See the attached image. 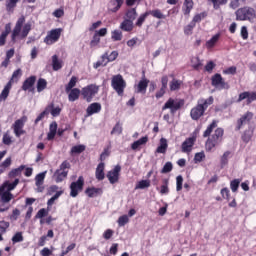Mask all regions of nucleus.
<instances>
[{
    "label": "nucleus",
    "instance_id": "obj_19",
    "mask_svg": "<svg viewBox=\"0 0 256 256\" xmlns=\"http://www.w3.org/2000/svg\"><path fill=\"white\" fill-rule=\"evenodd\" d=\"M196 141H197V138L195 136L187 138L182 143V153H191L193 149V145H195Z\"/></svg>",
    "mask_w": 256,
    "mask_h": 256
},
{
    "label": "nucleus",
    "instance_id": "obj_10",
    "mask_svg": "<svg viewBox=\"0 0 256 256\" xmlns=\"http://www.w3.org/2000/svg\"><path fill=\"white\" fill-rule=\"evenodd\" d=\"M62 33L63 28H55L50 30L44 38V43H46V45H53L54 43H57V41L61 39Z\"/></svg>",
    "mask_w": 256,
    "mask_h": 256
},
{
    "label": "nucleus",
    "instance_id": "obj_55",
    "mask_svg": "<svg viewBox=\"0 0 256 256\" xmlns=\"http://www.w3.org/2000/svg\"><path fill=\"white\" fill-rule=\"evenodd\" d=\"M252 137H253V130H246L242 135V141L244 143H249Z\"/></svg>",
    "mask_w": 256,
    "mask_h": 256
},
{
    "label": "nucleus",
    "instance_id": "obj_39",
    "mask_svg": "<svg viewBox=\"0 0 256 256\" xmlns=\"http://www.w3.org/2000/svg\"><path fill=\"white\" fill-rule=\"evenodd\" d=\"M137 19V9L130 8L126 11V20L128 21H135Z\"/></svg>",
    "mask_w": 256,
    "mask_h": 256
},
{
    "label": "nucleus",
    "instance_id": "obj_28",
    "mask_svg": "<svg viewBox=\"0 0 256 256\" xmlns=\"http://www.w3.org/2000/svg\"><path fill=\"white\" fill-rule=\"evenodd\" d=\"M195 3L193 2V0H184L183 3V14L184 15H191V11H193V7H194Z\"/></svg>",
    "mask_w": 256,
    "mask_h": 256
},
{
    "label": "nucleus",
    "instance_id": "obj_45",
    "mask_svg": "<svg viewBox=\"0 0 256 256\" xmlns=\"http://www.w3.org/2000/svg\"><path fill=\"white\" fill-rule=\"evenodd\" d=\"M11 157L6 158L1 164H0V174L5 173V169H9L11 167Z\"/></svg>",
    "mask_w": 256,
    "mask_h": 256
},
{
    "label": "nucleus",
    "instance_id": "obj_56",
    "mask_svg": "<svg viewBox=\"0 0 256 256\" xmlns=\"http://www.w3.org/2000/svg\"><path fill=\"white\" fill-rule=\"evenodd\" d=\"M23 76V71L18 68L17 70H15L12 74V77L10 78V80L14 81V83H17V81H19V78Z\"/></svg>",
    "mask_w": 256,
    "mask_h": 256
},
{
    "label": "nucleus",
    "instance_id": "obj_1",
    "mask_svg": "<svg viewBox=\"0 0 256 256\" xmlns=\"http://www.w3.org/2000/svg\"><path fill=\"white\" fill-rule=\"evenodd\" d=\"M213 129H215L214 133H213ZM224 135H225V130H223V128H217V120H213L203 133L204 138L208 137L205 143L206 151H213V149H215L217 145H220V143H223Z\"/></svg>",
    "mask_w": 256,
    "mask_h": 256
},
{
    "label": "nucleus",
    "instance_id": "obj_63",
    "mask_svg": "<svg viewBox=\"0 0 256 256\" xmlns=\"http://www.w3.org/2000/svg\"><path fill=\"white\" fill-rule=\"evenodd\" d=\"M183 189V176L179 175L176 177V191Z\"/></svg>",
    "mask_w": 256,
    "mask_h": 256
},
{
    "label": "nucleus",
    "instance_id": "obj_26",
    "mask_svg": "<svg viewBox=\"0 0 256 256\" xmlns=\"http://www.w3.org/2000/svg\"><path fill=\"white\" fill-rule=\"evenodd\" d=\"M17 185H19V179L18 178H16L11 183L5 182L2 186H0V194L3 193V191H5V189H7V191H9V192L13 191V189H15V187H17Z\"/></svg>",
    "mask_w": 256,
    "mask_h": 256
},
{
    "label": "nucleus",
    "instance_id": "obj_42",
    "mask_svg": "<svg viewBox=\"0 0 256 256\" xmlns=\"http://www.w3.org/2000/svg\"><path fill=\"white\" fill-rule=\"evenodd\" d=\"M0 195L2 203H9L13 199V194L9 190H4Z\"/></svg>",
    "mask_w": 256,
    "mask_h": 256
},
{
    "label": "nucleus",
    "instance_id": "obj_35",
    "mask_svg": "<svg viewBox=\"0 0 256 256\" xmlns=\"http://www.w3.org/2000/svg\"><path fill=\"white\" fill-rule=\"evenodd\" d=\"M231 155V151H226L220 158V167L221 169H225L227 165H229V156Z\"/></svg>",
    "mask_w": 256,
    "mask_h": 256
},
{
    "label": "nucleus",
    "instance_id": "obj_13",
    "mask_svg": "<svg viewBox=\"0 0 256 256\" xmlns=\"http://www.w3.org/2000/svg\"><path fill=\"white\" fill-rule=\"evenodd\" d=\"M121 175V165H116L114 169L107 172L106 177L111 185L119 183V176Z\"/></svg>",
    "mask_w": 256,
    "mask_h": 256
},
{
    "label": "nucleus",
    "instance_id": "obj_24",
    "mask_svg": "<svg viewBox=\"0 0 256 256\" xmlns=\"http://www.w3.org/2000/svg\"><path fill=\"white\" fill-rule=\"evenodd\" d=\"M95 177L98 181L105 179V163L100 162L96 168Z\"/></svg>",
    "mask_w": 256,
    "mask_h": 256
},
{
    "label": "nucleus",
    "instance_id": "obj_17",
    "mask_svg": "<svg viewBox=\"0 0 256 256\" xmlns=\"http://www.w3.org/2000/svg\"><path fill=\"white\" fill-rule=\"evenodd\" d=\"M169 83V77L167 75L162 76L161 78V88L155 94L156 99H161L167 93V85Z\"/></svg>",
    "mask_w": 256,
    "mask_h": 256
},
{
    "label": "nucleus",
    "instance_id": "obj_31",
    "mask_svg": "<svg viewBox=\"0 0 256 256\" xmlns=\"http://www.w3.org/2000/svg\"><path fill=\"white\" fill-rule=\"evenodd\" d=\"M148 141H149V137L144 136V137L138 139L137 141H134L131 145V149H133V151H137V149H139V147H141V145H145Z\"/></svg>",
    "mask_w": 256,
    "mask_h": 256
},
{
    "label": "nucleus",
    "instance_id": "obj_64",
    "mask_svg": "<svg viewBox=\"0 0 256 256\" xmlns=\"http://www.w3.org/2000/svg\"><path fill=\"white\" fill-rule=\"evenodd\" d=\"M215 67H216L215 62L209 61L205 65V71H207V73H213V69H215Z\"/></svg>",
    "mask_w": 256,
    "mask_h": 256
},
{
    "label": "nucleus",
    "instance_id": "obj_37",
    "mask_svg": "<svg viewBox=\"0 0 256 256\" xmlns=\"http://www.w3.org/2000/svg\"><path fill=\"white\" fill-rule=\"evenodd\" d=\"M86 147L83 144L73 146L70 150V155L73 157V155H81L83 151H85Z\"/></svg>",
    "mask_w": 256,
    "mask_h": 256
},
{
    "label": "nucleus",
    "instance_id": "obj_16",
    "mask_svg": "<svg viewBox=\"0 0 256 256\" xmlns=\"http://www.w3.org/2000/svg\"><path fill=\"white\" fill-rule=\"evenodd\" d=\"M37 81V76H30L26 78L22 84V91H29L30 93H33L35 91V83Z\"/></svg>",
    "mask_w": 256,
    "mask_h": 256
},
{
    "label": "nucleus",
    "instance_id": "obj_32",
    "mask_svg": "<svg viewBox=\"0 0 256 256\" xmlns=\"http://www.w3.org/2000/svg\"><path fill=\"white\" fill-rule=\"evenodd\" d=\"M63 68V61L59 60V56H52V69L53 71H59V69Z\"/></svg>",
    "mask_w": 256,
    "mask_h": 256
},
{
    "label": "nucleus",
    "instance_id": "obj_46",
    "mask_svg": "<svg viewBox=\"0 0 256 256\" xmlns=\"http://www.w3.org/2000/svg\"><path fill=\"white\" fill-rule=\"evenodd\" d=\"M205 17H207V12H202L199 14H196L191 23H193L194 25H197V23H201V21H203V19H205Z\"/></svg>",
    "mask_w": 256,
    "mask_h": 256
},
{
    "label": "nucleus",
    "instance_id": "obj_23",
    "mask_svg": "<svg viewBox=\"0 0 256 256\" xmlns=\"http://www.w3.org/2000/svg\"><path fill=\"white\" fill-rule=\"evenodd\" d=\"M85 194L87 195V197H90V198L99 197V195H103V189L95 188V187H88L85 190Z\"/></svg>",
    "mask_w": 256,
    "mask_h": 256
},
{
    "label": "nucleus",
    "instance_id": "obj_29",
    "mask_svg": "<svg viewBox=\"0 0 256 256\" xmlns=\"http://www.w3.org/2000/svg\"><path fill=\"white\" fill-rule=\"evenodd\" d=\"M46 107H48V113H50V115H52V117H59V115H61V107L57 106L55 107V104L52 102L50 104H48Z\"/></svg>",
    "mask_w": 256,
    "mask_h": 256
},
{
    "label": "nucleus",
    "instance_id": "obj_12",
    "mask_svg": "<svg viewBox=\"0 0 256 256\" xmlns=\"http://www.w3.org/2000/svg\"><path fill=\"white\" fill-rule=\"evenodd\" d=\"M254 114L253 112L247 111L244 115H242L236 123V131H241L245 125H249L251 121H253Z\"/></svg>",
    "mask_w": 256,
    "mask_h": 256
},
{
    "label": "nucleus",
    "instance_id": "obj_44",
    "mask_svg": "<svg viewBox=\"0 0 256 256\" xmlns=\"http://www.w3.org/2000/svg\"><path fill=\"white\" fill-rule=\"evenodd\" d=\"M192 63V67L193 69H195V71H200L201 68L203 67V62L201 61V59H199V57H195L191 60Z\"/></svg>",
    "mask_w": 256,
    "mask_h": 256
},
{
    "label": "nucleus",
    "instance_id": "obj_43",
    "mask_svg": "<svg viewBox=\"0 0 256 256\" xmlns=\"http://www.w3.org/2000/svg\"><path fill=\"white\" fill-rule=\"evenodd\" d=\"M208 1L212 3L213 9H215L216 11L221 9V6L227 5L228 3V0H208Z\"/></svg>",
    "mask_w": 256,
    "mask_h": 256
},
{
    "label": "nucleus",
    "instance_id": "obj_3",
    "mask_svg": "<svg viewBox=\"0 0 256 256\" xmlns=\"http://www.w3.org/2000/svg\"><path fill=\"white\" fill-rule=\"evenodd\" d=\"M30 31H31V23L25 24V16H21L20 18H18L15 24V27L12 31L11 40L13 41V43H15L19 35H21L22 39H25L27 35H29Z\"/></svg>",
    "mask_w": 256,
    "mask_h": 256
},
{
    "label": "nucleus",
    "instance_id": "obj_60",
    "mask_svg": "<svg viewBox=\"0 0 256 256\" xmlns=\"http://www.w3.org/2000/svg\"><path fill=\"white\" fill-rule=\"evenodd\" d=\"M173 171V163L171 162H166L165 165L163 166L161 173H171Z\"/></svg>",
    "mask_w": 256,
    "mask_h": 256
},
{
    "label": "nucleus",
    "instance_id": "obj_62",
    "mask_svg": "<svg viewBox=\"0 0 256 256\" xmlns=\"http://www.w3.org/2000/svg\"><path fill=\"white\" fill-rule=\"evenodd\" d=\"M205 159V152H197L194 156V163H201Z\"/></svg>",
    "mask_w": 256,
    "mask_h": 256
},
{
    "label": "nucleus",
    "instance_id": "obj_33",
    "mask_svg": "<svg viewBox=\"0 0 256 256\" xmlns=\"http://www.w3.org/2000/svg\"><path fill=\"white\" fill-rule=\"evenodd\" d=\"M24 170H25V165H20L18 168L12 169L9 172L8 177L10 179H13L15 177H19V175H21V173H23Z\"/></svg>",
    "mask_w": 256,
    "mask_h": 256
},
{
    "label": "nucleus",
    "instance_id": "obj_53",
    "mask_svg": "<svg viewBox=\"0 0 256 256\" xmlns=\"http://www.w3.org/2000/svg\"><path fill=\"white\" fill-rule=\"evenodd\" d=\"M111 39L114 41H121L123 39V32L121 30H114L111 32Z\"/></svg>",
    "mask_w": 256,
    "mask_h": 256
},
{
    "label": "nucleus",
    "instance_id": "obj_5",
    "mask_svg": "<svg viewBox=\"0 0 256 256\" xmlns=\"http://www.w3.org/2000/svg\"><path fill=\"white\" fill-rule=\"evenodd\" d=\"M185 105L184 99L169 98L162 107V111L170 109L171 115H175Z\"/></svg>",
    "mask_w": 256,
    "mask_h": 256
},
{
    "label": "nucleus",
    "instance_id": "obj_54",
    "mask_svg": "<svg viewBox=\"0 0 256 256\" xmlns=\"http://www.w3.org/2000/svg\"><path fill=\"white\" fill-rule=\"evenodd\" d=\"M62 194H63V189L60 188V190L57 191L55 195L48 200L47 205L48 206L53 205L55 201H57V199L61 197Z\"/></svg>",
    "mask_w": 256,
    "mask_h": 256
},
{
    "label": "nucleus",
    "instance_id": "obj_6",
    "mask_svg": "<svg viewBox=\"0 0 256 256\" xmlns=\"http://www.w3.org/2000/svg\"><path fill=\"white\" fill-rule=\"evenodd\" d=\"M151 15L152 17H154L155 19H167V16L165 14H163V12L159 9H154V10H150V11H146L145 13L141 14L135 25L136 27H143V24L145 23V21L147 20V16Z\"/></svg>",
    "mask_w": 256,
    "mask_h": 256
},
{
    "label": "nucleus",
    "instance_id": "obj_7",
    "mask_svg": "<svg viewBox=\"0 0 256 256\" xmlns=\"http://www.w3.org/2000/svg\"><path fill=\"white\" fill-rule=\"evenodd\" d=\"M111 85L117 95H119V97H123L125 88L127 87V82L123 79L121 74H117L112 77Z\"/></svg>",
    "mask_w": 256,
    "mask_h": 256
},
{
    "label": "nucleus",
    "instance_id": "obj_14",
    "mask_svg": "<svg viewBox=\"0 0 256 256\" xmlns=\"http://www.w3.org/2000/svg\"><path fill=\"white\" fill-rule=\"evenodd\" d=\"M26 122H27V116H23L22 118L14 122L13 129L16 137H20L24 135L25 130H23V127H25Z\"/></svg>",
    "mask_w": 256,
    "mask_h": 256
},
{
    "label": "nucleus",
    "instance_id": "obj_2",
    "mask_svg": "<svg viewBox=\"0 0 256 256\" xmlns=\"http://www.w3.org/2000/svg\"><path fill=\"white\" fill-rule=\"evenodd\" d=\"M214 101L213 96H210L208 99H199L197 105L190 111L191 119L199 121L205 115V111L209 109V106L213 105Z\"/></svg>",
    "mask_w": 256,
    "mask_h": 256
},
{
    "label": "nucleus",
    "instance_id": "obj_4",
    "mask_svg": "<svg viewBox=\"0 0 256 256\" xmlns=\"http://www.w3.org/2000/svg\"><path fill=\"white\" fill-rule=\"evenodd\" d=\"M235 15L236 21H249V23H254L256 10L253 7L245 6L236 10Z\"/></svg>",
    "mask_w": 256,
    "mask_h": 256
},
{
    "label": "nucleus",
    "instance_id": "obj_47",
    "mask_svg": "<svg viewBox=\"0 0 256 256\" xmlns=\"http://www.w3.org/2000/svg\"><path fill=\"white\" fill-rule=\"evenodd\" d=\"M149 187H151L150 180H141L136 184L135 189H149Z\"/></svg>",
    "mask_w": 256,
    "mask_h": 256
},
{
    "label": "nucleus",
    "instance_id": "obj_48",
    "mask_svg": "<svg viewBox=\"0 0 256 256\" xmlns=\"http://www.w3.org/2000/svg\"><path fill=\"white\" fill-rule=\"evenodd\" d=\"M9 227H11V223H9L8 221H5V220L0 221V233L2 235H5V233H7V231H9Z\"/></svg>",
    "mask_w": 256,
    "mask_h": 256
},
{
    "label": "nucleus",
    "instance_id": "obj_52",
    "mask_svg": "<svg viewBox=\"0 0 256 256\" xmlns=\"http://www.w3.org/2000/svg\"><path fill=\"white\" fill-rule=\"evenodd\" d=\"M22 241H24L23 232H16L12 237L13 245L22 243Z\"/></svg>",
    "mask_w": 256,
    "mask_h": 256
},
{
    "label": "nucleus",
    "instance_id": "obj_30",
    "mask_svg": "<svg viewBox=\"0 0 256 256\" xmlns=\"http://www.w3.org/2000/svg\"><path fill=\"white\" fill-rule=\"evenodd\" d=\"M120 29L126 33L133 31V21L124 19L120 24Z\"/></svg>",
    "mask_w": 256,
    "mask_h": 256
},
{
    "label": "nucleus",
    "instance_id": "obj_18",
    "mask_svg": "<svg viewBox=\"0 0 256 256\" xmlns=\"http://www.w3.org/2000/svg\"><path fill=\"white\" fill-rule=\"evenodd\" d=\"M147 87H149V79L145 78L144 76L135 86V93L145 95V93H147Z\"/></svg>",
    "mask_w": 256,
    "mask_h": 256
},
{
    "label": "nucleus",
    "instance_id": "obj_15",
    "mask_svg": "<svg viewBox=\"0 0 256 256\" xmlns=\"http://www.w3.org/2000/svg\"><path fill=\"white\" fill-rule=\"evenodd\" d=\"M47 172H41L35 176L36 193H43L45 191V176Z\"/></svg>",
    "mask_w": 256,
    "mask_h": 256
},
{
    "label": "nucleus",
    "instance_id": "obj_50",
    "mask_svg": "<svg viewBox=\"0 0 256 256\" xmlns=\"http://www.w3.org/2000/svg\"><path fill=\"white\" fill-rule=\"evenodd\" d=\"M49 107H46L44 109V111H42L38 116L37 118L35 119L34 123L35 125H38L39 124V121H43V119H45V117H47V115H49Z\"/></svg>",
    "mask_w": 256,
    "mask_h": 256
},
{
    "label": "nucleus",
    "instance_id": "obj_34",
    "mask_svg": "<svg viewBox=\"0 0 256 256\" xmlns=\"http://www.w3.org/2000/svg\"><path fill=\"white\" fill-rule=\"evenodd\" d=\"M219 39H221V34L220 33L215 34L210 40L206 42V47L208 49H213V47L217 45Z\"/></svg>",
    "mask_w": 256,
    "mask_h": 256
},
{
    "label": "nucleus",
    "instance_id": "obj_20",
    "mask_svg": "<svg viewBox=\"0 0 256 256\" xmlns=\"http://www.w3.org/2000/svg\"><path fill=\"white\" fill-rule=\"evenodd\" d=\"M101 109H102V106H101V103L99 102H94L90 104L86 109L87 117H91V115L101 113Z\"/></svg>",
    "mask_w": 256,
    "mask_h": 256
},
{
    "label": "nucleus",
    "instance_id": "obj_59",
    "mask_svg": "<svg viewBox=\"0 0 256 256\" xmlns=\"http://www.w3.org/2000/svg\"><path fill=\"white\" fill-rule=\"evenodd\" d=\"M220 194L222 195L223 199H226V201H229V199L231 198V191L227 187L222 188Z\"/></svg>",
    "mask_w": 256,
    "mask_h": 256
},
{
    "label": "nucleus",
    "instance_id": "obj_51",
    "mask_svg": "<svg viewBox=\"0 0 256 256\" xmlns=\"http://www.w3.org/2000/svg\"><path fill=\"white\" fill-rule=\"evenodd\" d=\"M239 185H241V179H234L230 182V189L232 193H237Z\"/></svg>",
    "mask_w": 256,
    "mask_h": 256
},
{
    "label": "nucleus",
    "instance_id": "obj_22",
    "mask_svg": "<svg viewBox=\"0 0 256 256\" xmlns=\"http://www.w3.org/2000/svg\"><path fill=\"white\" fill-rule=\"evenodd\" d=\"M9 33H11V23L5 25V30L0 35V47L5 46L7 43V37H9Z\"/></svg>",
    "mask_w": 256,
    "mask_h": 256
},
{
    "label": "nucleus",
    "instance_id": "obj_41",
    "mask_svg": "<svg viewBox=\"0 0 256 256\" xmlns=\"http://www.w3.org/2000/svg\"><path fill=\"white\" fill-rule=\"evenodd\" d=\"M181 85H183V81L173 79L170 82V91H179V89H181Z\"/></svg>",
    "mask_w": 256,
    "mask_h": 256
},
{
    "label": "nucleus",
    "instance_id": "obj_36",
    "mask_svg": "<svg viewBox=\"0 0 256 256\" xmlns=\"http://www.w3.org/2000/svg\"><path fill=\"white\" fill-rule=\"evenodd\" d=\"M167 147H169V145L167 144V139L161 138L160 145L157 147L156 153H162V154L167 153Z\"/></svg>",
    "mask_w": 256,
    "mask_h": 256
},
{
    "label": "nucleus",
    "instance_id": "obj_38",
    "mask_svg": "<svg viewBox=\"0 0 256 256\" xmlns=\"http://www.w3.org/2000/svg\"><path fill=\"white\" fill-rule=\"evenodd\" d=\"M36 89L38 93H41L47 89V80L45 78H39L36 84Z\"/></svg>",
    "mask_w": 256,
    "mask_h": 256
},
{
    "label": "nucleus",
    "instance_id": "obj_61",
    "mask_svg": "<svg viewBox=\"0 0 256 256\" xmlns=\"http://www.w3.org/2000/svg\"><path fill=\"white\" fill-rule=\"evenodd\" d=\"M196 25L193 22H190L187 26L184 27V33L186 35H193V29H195Z\"/></svg>",
    "mask_w": 256,
    "mask_h": 256
},
{
    "label": "nucleus",
    "instance_id": "obj_58",
    "mask_svg": "<svg viewBox=\"0 0 256 256\" xmlns=\"http://www.w3.org/2000/svg\"><path fill=\"white\" fill-rule=\"evenodd\" d=\"M129 223V216L127 215H122L118 218V225L119 227H125Z\"/></svg>",
    "mask_w": 256,
    "mask_h": 256
},
{
    "label": "nucleus",
    "instance_id": "obj_25",
    "mask_svg": "<svg viewBox=\"0 0 256 256\" xmlns=\"http://www.w3.org/2000/svg\"><path fill=\"white\" fill-rule=\"evenodd\" d=\"M79 97H81V90L79 88L69 90L68 101H70V103H74V101L79 100Z\"/></svg>",
    "mask_w": 256,
    "mask_h": 256
},
{
    "label": "nucleus",
    "instance_id": "obj_27",
    "mask_svg": "<svg viewBox=\"0 0 256 256\" xmlns=\"http://www.w3.org/2000/svg\"><path fill=\"white\" fill-rule=\"evenodd\" d=\"M67 175H69V171L67 170H56L54 173L56 183H61L62 181H65V179H67Z\"/></svg>",
    "mask_w": 256,
    "mask_h": 256
},
{
    "label": "nucleus",
    "instance_id": "obj_8",
    "mask_svg": "<svg viewBox=\"0 0 256 256\" xmlns=\"http://www.w3.org/2000/svg\"><path fill=\"white\" fill-rule=\"evenodd\" d=\"M99 93V86L95 84L87 85L86 87L82 88L81 95L87 103H91L93 101V97Z\"/></svg>",
    "mask_w": 256,
    "mask_h": 256
},
{
    "label": "nucleus",
    "instance_id": "obj_9",
    "mask_svg": "<svg viewBox=\"0 0 256 256\" xmlns=\"http://www.w3.org/2000/svg\"><path fill=\"white\" fill-rule=\"evenodd\" d=\"M211 85L218 91H223V89L227 91L231 89L229 82H226L225 79H223V76L219 73H216L211 77Z\"/></svg>",
    "mask_w": 256,
    "mask_h": 256
},
{
    "label": "nucleus",
    "instance_id": "obj_57",
    "mask_svg": "<svg viewBox=\"0 0 256 256\" xmlns=\"http://www.w3.org/2000/svg\"><path fill=\"white\" fill-rule=\"evenodd\" d=\"M47 215H49V210L46 208H42L35 215V219H43V217H47Z\"/></svg>",
    "mask_w": 256,
    "mask_h": 256
},
{
    "label": "nucleus",
    "instance_id": "obj_40",
    "mask_svg": "<svg viewBox=\"0 0 256 256\" xmlns=\"http://www.w3.org/2000/svg\"><path fill=\"white\" fill-rule=\"evenodd\" d=\"M78 78L77 76H72L68 84L65 86V92L69 93L71 89H74V87L77 85Z\"/></svg>",
    "mask_w": 256,
    "mask_h": 256
},
{
    "label": "nucleus",
    "instance_id": "obj_21",
    "mask_svg": "<svg viewBox=\"0 0 256 256\" xmlns=\"http://www.w3.org/2000/svg\"><path fill=\"white\" fill-rule=\"evenodd\" d=\"M124 0H111L108 5V11L111 13H117L121 7H123Z\"/></svg>",
    "mask_w": 256,
    "mask_h": 256
},
{
    "label": "nucleus",
    "instance_id": "obj_49",
    "mask_svg": "<svg viewBox=\"0 0 256 256\" xmlns=\"http://www.w3.org/2000/svg\"><path fill=\"white\" fill-rule=\"evenodd\" d=\"M163 185L160 187L161 195L169 194V179L162 180Z\"/></svg>",
    "mask_w": 256,
    "mask_h": 256
},
{
    "label": "nucleus",
    "instance_id": "obj_11",
    "mask_svg": "<svg viewBox=\"0 0 256 256\" xmlns=\"http://www.w3.org/2000/svg\"><path fill=\"white\" fill-rule=\"evenodd\" d=\"M85 187V178L79 176L78 180L70 184V197H77Z\"/></svg>",
    "mask_w": 256,
    "mask_h": 256
}]
</instances>
